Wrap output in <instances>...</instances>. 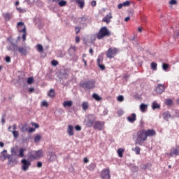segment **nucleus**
Here are the masks:
<instances>
[{
    "mask_svg": "<svg viewBox=\"0 0 179 179\" xmlns=\"http://www.w3.org/2000/svg\"><path fill=\"white\" fill-rule=\"evenodd\" d=\"M81 106L84 111H87V110H89L90 105L88 101H83Z\"/></svg>",
    "mask_w": 179,
    "mask_h": 179,
    "instance_id": "nucleus-20",
    "label": "nucleus"
},
{
    "mask_svg": "<svg viewBox=\"0 0 179 179\" xmlns=\"http://www.w3.org/2000/svg\"><path fill=\"white\" fill-rule=\"evenodd\" d=\"M162 68L164 71H167L169 69V64H163Z\"/></svg>",
    "mask_w": 179,
    "mask_h": 179,
    "instance_id": "nucleus-46",
    "label": "nucleus"
},
{
    "mask_svg": "<svg viewBox=\"0 0 179 179\" xmlns=\"http://www.w3.org/2000/svg\"><path fill=\"white\" fill-rule=\"evenodd\" d=\"M96 5H97V3L96 2V1H95V0L92 1V2H91V6L94 7V6H96Z\"/></svg>",
    "mask_w": 179,
    "mask_h": 179,
    "instance_id": "nucleus-52",
    "label": "nucleus"
},
{
    "mask_svg": "<svg viewBox=\"0 0 179 179\" xmlns=\"http://www.w3.org/2000/svg\"><path fill=\"white\" fill-rule=\"evenodd\" d=\"M75 129L76 131H80L82 129V127H80V126L77 125L75 127Z\"/></svg>",
    "mask_w": 179,
    "mask_h": 179,
    "instance_id": "nucleus-56",
    "label": "nucleus"
},
{
    "mask_svg": "<svg viewBox=\"0 0 179 179\" xmlns=\"http://www.w3.org/2000/svg\"><path fill=\"white\" fill-rule=\"evenodd\" d=\"M67 132L70 136H73V135H74L73 126L69 125Z\"/></svg>",
    "mask_w": 179,
    "mask_h": 179,
    "instance_id": "nucleus-22",
    "label": "nucleus"
},
{
    "mask_svg": "<svg viewBox=\"0 0 179 179\" xmlns=\"http://www.w3.org/2000/svg\"><path fill=\"white\" fill-rule=\"evenodd\" d=\"M34 141L36 143H37V142H40V141H41V136L37 134L34 136Z\"/></svg>",
    "mask_w": 179,
    "mask_h": 179,
    "instance_id": "nucleus-35",
    "label": "nucleus"
},
{
    "mask_svg": "<svg viewBox=\"0 0 179 179\" xmlns=\"http://www.w3.org/2000/svg\"><path fill=\"white\" fill-rule=\"evenodd\" d=\"M87 127H93V120H88V121L86 123Z\"/></svg>",
    "mask_w": 179,
    "mask_h": 179,
    "instance_id": "nucleus-40",
    "label": "nucleus"
},
{
    "mask_svg": "<svg viewBox=\"0 0 179 179\" xmlns=\"http://www.w3.org/2000/svg\"><path fill=\"white\" fill-rule=\"evenodd\" d=\"M134 152H136V155H141V148H139V146H136Z\"/></svg>",
    "mask_w": 179,
    "mask_h": 179,
    "instance_id": "nucleus-37",
    "label": "nucleus"
},
{
    "mask_svg": "<svg viewBox=\"0 0 179 179\" xmlns=\"http://www.w3.org/2000/svg\"><path fill=\"white\" fill-rule=\"evenodd\" d=\"M31 125H32V127H35V129L36 128H38L40 126L38 125V124H37V123H35V122H32L31 123Z\"/></svg>",
    "mask_w": 179,
    "mask_h": 179,
    "instance_id": "nucleus-54",
    "label": "nucleus"
},
{
    "mask_svg": "<svg viewBox=\"0 0 179 179\" xmlns=\"http://www.w3.org/2000/svg\"><path fill=\"white\" fill-rule=\"evenodd\" d=\"M17 50L21 55H27V46H18Z\"/></svg>",
    "mask_w": 179,
    "mask_h": 179,
    "instance_id": "nucleus-13",
    "label": "nucleus"
},
{
    "mask_svg": "<svg viewBox=\"0 0 179 179\" xmlns=\"http://www.w3.org/2000/svg\"><path fill=\"white\" fill-rule=\"evenodd\" d=\"M80 37H79L78 36H76V43L78 44L80 43Z\"/></svg>",
    "mask_w": 179,
    "mask_h": 179,
    "instance_id": "nucleus-53",
    "label": "nucleus"
},
{
    "mask_svg": "<svg viewBox=\"0 0 179 179\" xmlns=\"http://www.w3.org/2000/svg\"><path fill=\"white\" fill-rule=\"evenodd\" d=\"M10 152L11 156H17V150L15 148H12Z\"/></svg>",
    "mask_w": 179,
    "mask_h": 179,
    "instance_id": "nucleus-32",
    "label": "nucleus"
},
{
    "mask_svg": "<svg viewBox=\"0 0 179 179\" xmlns=\"http://www.w3.org/2000/svg\"><path fill=\"white\" fill-rule=\"evenodd\" d=\"M129 5H131V1H126L123 2L122 3L118 4L117 8H118V9H122V7L129 6Z\"/></svg>",
    "mask_w": 179,
    "mask_h": 179,
    "instance_id": "nucleus-19",
    "label": "nucleus"
},
{
    "mask_svg": "<svg viewBox=\"0 0 179 179\" xmlns=\"http://www.w3.org/2000/svg\"><path fill=\"white\" fill-rule=\"evenodd\" d=\"M170 156L174 157V156H179V145L171 149Z\"/></svg>",
    "mask_w": 179,
    "mask_h": 179,
    "instance_id": "nucleus-10",
    "label": "nucleus"
},
{
    "mask_svg": "<svg viewBox=\"0 0 179 179\" xmlns=\"http://www.w3.org/2000/svg\"><path fill=\"white\" fill-rule=\"evenodd\" d=\"M36 48L38 52H43L44 51V48H43V45L41 44H38L36 45Z\"/></svg>",
    "mask_w": 179,
    "mask_h": 179,
    "instance_id": "nucleus-34",
    "label": "nucleus"
},
{
    "mask_svg": "<svg viewBox=\"0 0 179 179\" xmlns=\"http://www.w3.org/2000/svg\"><path fill=\"white\" fill-rule=\"evenodd\" d=\"M59 6H66V1L65 0H62L59 2Z\"/></svg>",
    "mask_w": 179,
    "mask_h": 179,
    "instance_id": "nucleus-38",
    "label": "nucleus"
},
{
    "mask_svg": "<svg viewBox=\"0 0 179 179\" xmlns=\"http://www.w3.org/2000/svg\"><path fill=\"white\" fill-rule=\"evenodd\" d=\"M51 64H52V66H57V65H58V61H57V60H52V62H51Z\"/></svg>",
    "mask_w": 179,
    "mask_h": 179,
    "instance_id": "nucleus-47",
    "label": "nucleus"
},
{
    "mask_svg": "<svg viewBox=\"0 0 179 179\" xmlns=\"http://www.w3.org/2000/svg\"><path fill=\"white\" fill-rule=\"evenodd\" d=\"M88 170H90V171H93V170H94V169H96V165L94 163H92L90 164L88 166H87Z\"/></svg>",
    "mask_w": 179,
    "mask_h": 179,
    "instance_id": "nucleus-31",
    "label": "nucleus"
},
{
    "mask_svg": "<svg viewBox=\"0 0 179 179\" xmlns=\"http://www.w3.org/2000/svg\"><path fill=\"white\" fill-rule=\"evenodd\" d=\"M140 110L142 113H145L146 110H148V105L145 103H141L140 105Z\"/></svg>",
    "mask_w": 179,
    "mask_h": 179,
    "instance_id": "nucleus-24",
    "label": "nucleus"
},
{
    "mask_svg": "<svg viewBox=\"0 0 179 179\" xmlns=\"http://www.w3.org/2000/svg\"><path fill=\"white\" fill-rule=\"evenodd\" d=\"M129 19H131L130 17H127L124 18V22H128L129 20Z\"/></svg>",
    "mask_w": 179,
    "mask_h": 179,
    "instance_id": "nucleus-63",
    "label": "nucleus"
},
{
    "mask_svg": "<svg viewBox=\"0 0 179 179\" xmlns=\"http://www.w3.org/2000/svg\"><path fill=\"white\" fill-rule=\"evenodd\" d=\"M37 167H38V168L43 167V163L41 162H38L37 163Z\"/></svg>",
    "mask_w": 179,
    "mask_h": 179,
    "instance_id": "nucleus-57",
    "label": "nucleus"
},
{
    "mask_svg": "<svg viewBox=\"0 0 179 179\" xmlns=\"http://www.w3.org/2000/svg\"><path fill=\"white\" fill-rule=\"evenodd\" d=\"M92 97L96 101H100L102 99L101 97L100 96H99V94H93Z\"/></svg>",
    "mask_w": 179,
    "mask_h": 179,
    "instance_id": "nucleus-33",
    "label": "nucleus"
},
{
    "mask_svg": "<svg viewBox=\"0 0 179 179\" xmlns=\"http://www.w3.org/2000/svg\"><path fill=\"white\" fill-rule=\"evenodd\" d=\"M13 135L14 138H17L19 136V131H13Z\"/></svg>",
    "mask_w": 179,
    "mask_h": 179,
    "instance_id": "nucleus-43",
    "label": "nucleus"
},
{
    "mask_svg": "<svg viewBox=\"0 0 179 179\" xmlns=\"http://www.w3.org/2000/svg\"><path fill=\"white\" fill-rule=\"evenodd\" d=\"M75 30H76V34H79V33H80V27H76Z\"/></svg>",
    "mask_w": 179,
    "mask_h": 179,
    "instance_id": "nucleus-48",
    "label": "nucleus"
},
{
    "mask_svg": "<svg viewBox=\"0 0 179 179\" xmlns=\"http://www.w3.org/2000/svg\"><path fill=\"white\" fill-rule=\"evenodd\" d=\"M48 96L49 97H55V91L52 89L50 90L49 92L48 93Z\"/></svg>",
    "mask_w": 179,
    "mask_h": 179,
    "instance_id": "nucleus-28",
    "label": "nucleus"
},
{
    "mask_svg": "<svg viewBox=\"0 0 179 179\" xmlns=\"http://www.w3.org/2000/svg\"><path fill=\"white\" fill-rule=\"evenodd\" d=\"M34 92V88H29V93H33Z\"/></svg>",
    "mask_w": 179,
    "mask_h": 179,
    "instance_id": "nucleus-59",
    "label": "nucleus"
},
{
    "mask_svg": "<svg viewBox=\"0 0 179 179\" xmlns=\"http://www.w3.org/2000/svg\"><path fill=\"white\" fill-rule=\"evenodd\" d=\"M118 53V49L116 48H110L106 52L107 58H114Z\"/></svg>",
    "mask_w": 179,
    "mask_h": 179,
    "instance_id": "nucleus-6",
    "label": "nucleus"
},
{
    "mask_svg": "<svg viewBox=\"0 0 179 179\" xmlns=\"http://www.w3.org/2000/svg\"><path fill=\"white\" fill-rule=\"evenodd\" d=\"M6 61L8 63L10 62V57L9 56L6 57Z\"/></svg>",
    "mask_w": 179,
    "mask_h": 179,
    "instance_id": "nucleus-58",
    "label": "nucleus"
},
{
    "mask_svg": "<svg viewBox=\"0 0 179 179\" xmlns=\"http://www.w3.org/2000/svg\"><path fill=\"white\" fill-rule=\"evenodd\" d=\"M123 100H124V96L120 95L119 96H117V101L122 102Z\"/></svg>",
    "mask_w": 179,
    "mask_h": 179,
    "instance_id": "nucleus-49",
    "label": "nucleus"
},
{
    "mask_svg": "<svg viewBox=\"0 0 179 179\" xmlns=\"http://www.w3.org/2000/svg\"><path fill=\"white\" fill-rule=\"evenodd\" d=\"M163 117L164 118V120H169V118H171V115H170V113L169 112H164L163 113Z\"/></svg>",
    "mask_w": 179,
    "mask_h": 179,
    "instance_id": "nucleus-29",
    "label": "nucleus"
},
{
    "mask_svg": "<svg viewBox=\"0 0 179 179\" xmlns=\"http://www.w3.org/2000/svg\"><path fill=\"white\" fill-rule=\"evenodd\" d=\"M36 131V129L31 127L29 129L28 132H29V134H31V132H34Z\"/></svg>",
    "mask_w": 179,
    "mask_h": 179,
    "instance_id": "nucleus-51",
    "label": "nucleus"
},
{
    "mask_svg": "<svg viewBox=\"0 0 179 179\" xmlns=\"http://www.w3.org/2000/svg\"><path fill=\"white\" fill-rule=\"evenodd\" d=\"M101 178L102 179H110V169H103L101 172Z\"/></svg>",
    "mask_w": 179,
    "mask_h": 179,
    "instance_id": "nucleus-7",
    "label": "nucleus"
},
{
    "mask_svg": "<svg viewBox=\"0 0 179 179\" xmlns=\"http://www.w3.org/2000/svg\"><path fill=\"white\" fill-rule=\"evenodd\" d=\"M21 131L22 132H27L29 129H27V126H22V127L21 128Z\"/></svg>",
    "mask_w": 179,
    "mask_h": 179,
    "instance_id": "nucleus-44",
    "label": "nucleus"
},
{
    "mask_svg": "<svg viewBox=\"0 0 179 179\" xmlns=\"http://www.w3.org/2000/svg\"><path fill=\"white\" fill-rule=\"evenodd\" d=\"M111 19H113V15H111V13H110L103 18L102 22H105V23H107V24H108V23H110V22L111 21Z\"/></svg>",
    "mask_w": 179,
    "mask_h": 179,
    "instance_id": "nucleus-17",
    "label": "nucleus"
},
{
    "mask_svg": "<svg viewBox=\"0 0 179 179\" xmlns=\"http://www.w3.org/2000/svg\"><path fill=\"white\" fill-rule=\"evenodd\" d=\"M10 155H8V151L6 150H4L1 152L0 160H2V162H3L4 160H6V159H8Z\"/></svg>",
    "mask_w": 179,
    "mask_h": 179,
    "instance_id": "nucleus-15",
    "label": "nucleus"
},
{
    "mask_svg": "<svg viewBox=\"0 0 179 179\" xmlns=\"http://www.w3.org/2000/svg\"><path fill=\"white\" fill-rule=\"evenodd\" d=\"M41 106L42 107H48V102L43 101L41 103Z\"/></svg>",
    "mask_w": 179,
    "mask_h": 179,
    "instance_id": "nucleus-45",
    "label": "nucleus"
},
{
    "mask_svg": "<svg viewBox=\"0 0 179 179\" xmlns=\"http://www.w3.org/2000/svg\"><path fill=\"white\" fill-rule=\"evenodd\" d=\"M84 163H89V159L87 157L84 158Z\"/></svg>",
    "mask_w": 179,
    "mask_h": 179,
    "instance_id": "nucleus-60",
    "label": "nucleus"
},
{
    "mask_svg": "<svg viewBox=\"0 0 179 179\" xmlns=\"http://www.w3.org/2000/svg\"><path fill=\"white\" fill-rule=\"evenodd\" d=\"M103 56H99L96 60L97 65L101 71H104L106 69V66L103 64Z\"/></svg>",
    "mask_w": 179,
    "mask_h": 179,
    "instance_id": "nucleus-12",
    "label": "nucleus"
},
{
    "mask_svg": "<svg viewBox=\"0 0 179 179\" xmlns=\"http://www.w3.org/2000/svg\"><path fill=\"white\" fill-rule=\"evenodd\" d=\"M73 102L72 101H66L63 103V107H72Z\"/></svg>",
    "mask_w": 179,
    "mask_h": 179,
    "instance_id": "nucleus-25",
    "label": "nucleus"
},
{
    "mask_svg": "<svg viewBox=\"0 0 179 179\" xmlns=\"http://www.w3.org/2000/svg\"><path fill=\"white\" fill-rule=\"evenodd\" d=\"M156 108H160V105L158 104L157 102L152 103V110H156Z\"/></svg>",
    "mask_w": 179,
    "mask_h": 179,
    "instance_id": "nucleus-36",
    "label": "nucleus"
},
{
    "mask_svg": "<svg viewBox=\"0 0 179 179\" xmlns=\"http://www.w3.org/2000/svg\"><path fill=\"white\" fill-rule=\"evenodd\" d=\"M76 2L78 5H79L80 9H83V8H85V1L84 0H76Z\"/></svg>",
    "mask_w": 179,
    "mask_h": 179,
    "instance_id": "nucleus-23",
    "label": "nucleus"
},
{
    "mask_svg": "<svg viewBox=\"0 0 179 179\" xmlns=\"http://www.w3.org/2000/svg\"><path fill=\"white\" fill-rule=\"evenodd\" d=\"M150 68L152 71H157V63L152 62L150 64Z\"/></svg>",
    "mask_w": 179,
    "mask_h": 179,
    "instance_id": "nucleus-30",
    "label": "nucleus"
},
{
    "mask_svg": "<svg viewBox=\"0 0 179 179\" xmlns=\"http://www.w3.org/2000/svg\"><path fill=\"white\" fill-rule=\"evenodd\" d=\"M3 16L5 20H10V17H12V14L10 13L3 14Z\"/></svg>",
    "mask_w": 179,
    "mask_h": 179,
    "instance_id": "nucleus-27",
    "label": "nucleus"
},
{
    "mask_svg": "<svg viewBox=\"0 0 179 179\" xmlns=\"http://www.w3.org/2000/svg\"><path fill=\"white\" fill-rule=\"evenodd\" d=\"M94 129L98 131H103L104 129V122L96 121L94 124Z\"/></svg>",
    "mask_w": 179,
    "mask_h": 179,
    "instance_id": "nucleus-11",
    "label": "nucleus"
},
{
    "mask_svg": "<svg viewBox=\"0 0 179 179\" xmlns=\"http://www.w3.org/2000/svg\"><path fill=\"white\" fill-rule=\"evenodd\" d=\"M124 152H125V149L124 148H119L117 150V155L119 157H122L124 156Z\"/></svg>",
    "mask_w": 179,
    "mask_h": 179,
    "instance_id": "nucleus-26",
    "label": "nucleus"
},
{
    "mask_svg": "<svg viewBox=\"0 0 179 179\" xmlns=\"http://www.w3.org/2000/svg\"><path fill=\"white\" fill-rule=\"evenodd\" d=\"M169 3L170 5H177V0H171Z\"/></svg>",
    "mask_w": 179,
    "mask_h": 179,
    "instance_id": "nucleus-50",
    "label": "nucleus"
},
{
    "mask_svg": "<svg viewBox=\"0 0 179 179\" xmlns=\"http://www.w3.org/2000/svg\"><path fill=\"white\" fill-rule=\"evenodd\" d=\"M165 104H166V106H171V104H173V100L166 99Z\"/></svg>",
    "mask_w": 179,
    "mask_h": 179,
    "instance_id": "nucleus-41",
    "label": "nucleus"
},
{
    "mask_svg": "<svg viewBox=\"0 0 179 179\" xmlns=\"http://www.w3.org/2000/svg\"><path fill=\"white\" fill-rule=\"evenodd\" d=\"M43 156H44L43 154V150H38L37 151L32 152L29 157L31 160H38V159H41Z\"/></svg>",
    "mask_w": 179,
    "mask_h": 179,
    "instance_id": "nucleus-5",
    "label": "nucleus"
},
{
    "mask_svg": "<svg viewBox=\"0 0 179 179\" xmlns=\"http://www.w3.org/2000/svg\"><path fill=\"white\" fill-rule=\"evenodd\" d=\"M8 164L11 166V167H13V166H16V164H17V159L13 157V155L8 156Z\"/></svg>",
    "mask_w": 179,
    "mask_h": 179,
    "instance_id": "nucleus-9",
    "label": "nucleus"
},
{
    "mask_svg": "<svg viewBox=\"0 0 179 179\" xmlns=\"http://www.w3.org/2000/svg\"><path fill=\"white\" fill-rule=\"evenodd\" d=\"M111 33L106 27H103L100 29L99 31L96 34L97 40H102L104 37H108Z\"/></svg>",
    "mask_w": 179,
    "mask_h": 179,
    "instance_id": "nucleus-2",
    "label": "nucleus"
},
{
    "mask_svg": "<svg viewBox=\"0 0 179 179\" xmlns=\"http://www.w3.org/2000/svg\"><path fill=\"white\" fill-rule=\"evenodd\" d=\"M96 85V82L93 80H90L88 81H85L80 84V87L83 89H86L87 90H90L92 89H94Z\"/></svg>",
    "mask_w": 179,
    "mask_h": 179,
    "instance_id": "nucleus-4",
    "label": "nucleus"
},
{
    "mask_svg": "<svg viewBox=\"0 0 179 179\" xmlns=\"http://www.w3.org/2000/svg\"><path fill=\"white\" fill-rule=\"evenodd\" d=\"M136 120V114L135 113H132L130 116L127 117V121H129V122H135V121Z\"/></svg>",
    "mask_w": 179,
    "mask_h": 179,
    "instance_id": "nucleus-18",
    "label": "nucleus"
},
{
    "mask_svg": "<svg viewBox=\"0 0 179 179\" xmlns=\"http://www.w3.org/2000/svg\"><path fill=\"white\" fill-rule=\"evenodd\" d=\"M24 152H26V148H21L19 150V154L17 155V157H23L24 156Z\"/></svg>",
    "mask_w": 179,
    "mask_h": 179,
    "instance_id": "nucleus-21",
    "label": "nucleus"
},
{
    "mask_svg": "<svg viewBox=\"0 0 179 179\" xmlns=\"http://www.w3.org/2000/svg\"><path fill=\"white\" fill-rule=\"evenodd\" d=\"M28 85H31V83H34V78L33 77H29L27 79Z\"/></svg>",
    "mask_w": 179,
    "mask_h": 179,
    "instance_id": "nucleus-39",
    "label": "nucleus"
},
{
    "mask_svg": "<svg viewBox=\"0 0 179 179\" xmlns=\"http://www.w3.org/2000/svg\"><path fill=\"white\" fill-rule=\"evenodd\" d=\"M164 85L159 84L155 89L157 94H162L164 92Z\"/></svg>",
    "mask_w": 179,
    "mask_h": 179,
    "instance_id": "nucleus-14",
    "label": "nucleus"
},
{
    "mask_svg": "<svg viewBox=\"0 0 179 179\" xmlns=\"http://www.w3.org/2000/svg\"><path fill=\"white\" fill-rule=\"evenodd\" d=\"M90 54H91V55H93L94 51H93V49H92V48H90Z\"/></svg>",
    "mask_w": 179,
    "mask_h": 179,
    "instance_id": "nucleus-62",
    "label": "nucleus"
},
{
    "mask_svg": "<svg viewBox=\"0 0 179 179\" xmlns=\"http://www.w3.org/2000/svg\"><path fill=\"white\" fill-rule=\"evenodd\" d=\"M80 22H86L87 20V16L83 15L81 17L79 18Z\"/></svg>",
    "mask_w": 179,
    "mask_h": 179,
    "instance_id": "nucleus-42",
    "label": "nucleus"
},
{
    "mask_svg": "<svg viewBox=\"0 0 179 179\" xmlns=\"http://www.w3.org/2000/svg\"><path fill=\"white\" fill-rule=\"evenodd\" d=\"M118 115H124V110H120L117 111Z\"/></svg>",
    "mask_w": 179,
    "mask_h": 179,
    "instance_id": "nucleus-55",
    "label": "nucleus"
},
{
    "mask_svg": "<svg viewBox=\"0 0 179 179\" xmlns=\"http://www.w3.org/2000/svg\"><path fill=\"white\" fill-rule=\"evenodd\" d=\"M156 136V130L152 129H141L137 131L135 145L142 146L143 142L148 141V137Z\"/></svg>",
    "mask_w": 179,
    "mask_h": 179,
    "instance_id": "nucleus-1",
    "label": "nucleus"
},
{
    "mask_svg": "<svg viewBox=\"0 0 179 179\" xmlns=\"http://www.w3.org/2000/svg\"><path fill=\"white\" fill-rule=\"evenodd\" d=\"M142 30H143V28H142V27H138V32L142 33Z\"/></svg>",
    "mask_w": 179,
    "mask_h": 179,
    "instance_id": "nucleus-61",
    "label": "nucleus"
},
{
    "mask_svg": "<svg viewBox=\"0 0 179 179\" xmlns=\"http://www.w3.org/2000/svg\"><path fill=\"white\" fill-rule=\"evenodd\" d=\"M21 163L22 164V169L24 171H27V170H29V167L31 166V163L30 162V161H28L26 159H22Z\"/></svg>",
    "mask_w": 179,
    "mask_h": 179,
    "instance_id": "nucleus-8",
    "label": "nucleus"
},
{
    "mask_svg": "<svg viewBox=\"0 0 179 179\" xmlns=\"http://www.w3.org/2000/svg\"><path fill=\"white\" fill-rule=\"evenodd\" d=\"M17 29L19 33H23L22 34V40L23 41H26V36H27V31L26 29V25H24V22H20L17 24Z\"/></svg>",
    "mask_w": 179,
    "mask_h": 179,
    "instance_id": "nucleus-3",
    "label": "nucleus"
},
{
    "mask_svg": "<svg viewBox=\"0 0 179 179\" xmlns=\"http://www.w3.org/2000/svg\"><path fill=\"white\" fill-rule=\"evenodd\" d=\"M50 157L48 159V163H51L54 162L55 160H57V155H55V152H50L49 153Z\"/></svg>",
    "mask_w": 179,
    "mask_h": 179,
    "instance_id": "nucleus-16",
    "label": "nucleus"
},
{
    "mask_svg": "<svg viewBox=\"0 0 179 179\" xmlns=\"http://www.w3.org/2000/svg\"><path fill=\"white\" fill-rule=\"evenodd\" d=\"M71 50L76 51V50H77L76 46H71Z\"/></svg>",
    "mask_w": 179,
    "mask_h": 179,
    "instance_id": "nucleus-64",
    "label": "nucleus"
}]
</instances>
